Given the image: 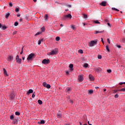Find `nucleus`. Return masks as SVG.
I'll list each match as a JSON object with an SVG mask.
<instances>
[{
  "mask_svg": "<svg viewBox=\"0 0 125 125\" xmlns=\"http://www.w3.org/2000/svg\"><path fill=\"white\" fill-rule=\"evenodd\" d=\"M6 28H7V27H6L5 26H2V30H5V29H6Z\"/></svg>",
  "mask_w": 125,
  "mask_h": 125,
  "instance_id": "4c0bfd02",
  "label": "nucleus"
},
{
  "mask_svg": "<svg viewBox=\"0 0 125 125\" xmlns=\"http://www.w3.org/2000/svg\"><path fill=\"white\" fill-rule=\"evenodd\" d=\"M98 59H101V58H102V56L99 55L98 56Z\"/></svg>",
  "mask_w": 125,
  "mask_h": 125,
  "instance_id": "58836bf2",
  "label": "nucleus"
},
{
  "mask_svg": "<svg viewBox=\"0 0 125 125\" xmlns=\"http://www.w3.org/2000/svg\"><path fill=\"white\" fill-rule=\"evenodd\" d=\"M17 17H20V16H21V14H18L17 15Z\"/></svg>",
  "mask_w": 125,
  "mask_h": 125,
  "instance_id": "13d9d810",
  "label": "nucleus"
},
{
  "mask_svg": "<svg viewBox=\"0 0 125 125\" xmlns=\"http://www.w3.org/2000/svg\"><path fill=\"white\" fill-rule=\"evenodd\" d=\"M66 75H69V72L68 71L66 72Z\"/></svg>",
  "mask_w": 125,
  "mask_h": 125,
  "instance_id": "680f3d73",
  "label": "nucleus"
},
{
  "mask_svg": "<svg viewBox=\"0 0 125 125\" xmlns=\"http://www.w3.org/2000/svg\"><path fill=\"white\" fill-rule=\"evenodd\" d=\"M13 60V57L12 56H9L8 58V61H9L10 62L12 61Z\"/></svg>",
  "mask_w": 125,
  "mask_h": 125,
  "instance_id": "f8f14e48",
  "label": "nucleus"
},
{
  "mask_svg": "<svg viewBox=\"0 0 125 125\" xmlns=\"http://www.w3.org/2000/svg\"><path fill=\"white\" fill-rule=\"evenodd\" d=\"M9 6H10L11 7H12V2L10 3L9 4Z\"/></svg>",
  "mask_w": 125,
  "mask_h": 125,
  "instance_id": "5fc2aeb1",
  "label": "nucleus"
},
{
  "mask_svg": "<svg viewBox=\"0 0 125 125\" xmlns=\"http://www.w3.org/2000/svg\"><path fill=\"white\" fill-rule=\"evenodd\" d=\"M105 21L106 22H109V20H105Z\"/></svg>",
  "mask_w": 125,
  "mask_h": 125,
  "instance_id": "e2e57ef3",
  "label": "nucleus"
},
{
  "mask_svg": "<svg viewBox=\"0 0 125 125\" xmlns=\"http://www.w3.org/2000/svg\"><path fill=\"white\" fill-rule=\"evenodd\" d=\"M15 115H16V116H20V112H19L18 111H16L15 112Z\"/></svg>",
  "mask_w": 125,
  "mask_h": 125,
  "instance_id": "393cba45",
  "label": "nucleus"
},
{
  "mask_svg": "<svg viewBox=\"0 0 125 125\" xmlns=\"http://www.w3.org/2000/svg\"><path fill=\"white\" fill-rule=\"evenodd\" d=\"M32 98H35V92H34L32 95Z\"/></svg>",
  "mask_w": 125,
  "mask_h": 125,
  "instance_id": "de8ad7c7",
  "label": "nucleus"
},
{
  "mask_svg": "<svg viewBox=\"0 0 125 125\" xmlns=\"http://www.w3.org/2000/svg\"><path fill=\"white\" fill-rule=\"evenodd\" d=\"M34 2H37V0H33Z\"/></svg>",
  "mask_w": 125,
  "mask_h": 125,
  "instance_id": "774afa93",
  "label": "nucleus"
},
{
  "mask_svg": "<svg viewBox=\"0 0 125 125\" xmlns=\"http://www.w3.org/2000/svg\"><path fill=\"white\" fill-rule=\"evenodd\" d=\"M122 41H123V42L124 43H125V38L123 39L122 40Z\"/></svg>",
  "mask_w": 125,
  "mask_h": 125,
  "instance_id": "4d7b16f0",
  "label": "nucleus"
},
{
  "mask_svg": "<svg viewBox=\"0 0 125 125\" xmlns=\"http://www.w3.org/2000/svg\"><path fill=\"white\" fill-rule=\"evenodd\" d=\"M83 67H84L85 68H87V67H88V64L84 63L83 65Z\"/></svg>",
  "mask_w": 125,
  "mask_h": 125,
  "instance_id": "2f4dec72",
  "label": "nucleus"
},
{
  "mask_svg": "<svg viewBox=\"0 0 125 125\" xmlns=\"http://www.w3.org/2000/svg\"><path fill=\"white\" fill-rule=\"evenodd\" d=\"M107 25L109 26V27H111V24H110V23H107Z\"/></svg>",
  "mask_w": 125,
  "mask_h": 125,
  "instance_id": "052dcab7",
  "label": "nucleus"
},
{
  "mask_svg": "<svg viewBox=\"0 0 125 125\" xmlns=\"http://www.w3.org/2000/svg\"><path fill=\"white\" fill-rule=\"evenodd\" d=\"M98 33H100V34H101V33H103V31H97L95 32V34L96 35V34H98Z\"/></svg>",
  "mask_w": 125,
  "mask_h": 125,
  "instance_id": "72a5a7b5",
  "label": "nucleus"
},
{
  "mask_svg": "<svg viewBox=\"0 0 125 125\" xmlns=\"http://www.w3.org/2000/svg\"><path fill=\"white\" fill-rule=\"evenodd\" d=\"M16 62L18 63V64H21V62H22V59H19L16 60Z\"/></svg>",
  "mask_w": 125,
  "mask_h": 125,
  "instance_id": "4468645a",
  "label": "nucleus"
},
{
  "mask_svg": "<svg viewBox=\"0 0 125 125\" xmlns=\"http://www.w3.org/2000/svg\"><path fill=\"white\" fill-rule=\"evenodd\" d=\"M119 84H120V85L124 84V83L121 82L119 83Z\"/></svg>",
  "mask_w": 125,
  "mask_h": 125,
  "instance_id": "bf43d9fd",
  "label": "nucleus"
},
{
  "mask_svg": "<svg viewBox=\"0 0 125 125\" xmlns=\"http://www.w3.org/2000/svg\"><path fill=\"white\" fill-rule=\"evenodd\" d=\"M38 124H40V125H44V120H41V122H39Z\"/></svg>",
  "mask_w": 125,
  "mask_h": 125,
  "instance_id": "6ab92c4d",
  "label": "nucleus"
},
{
  "mask_svg": "<svg viewBox=\"0 0 125 125\" xmlns=\"http://www.w3.org/2000/svg\"><path fill=\"white\" fill-rule=\"evenodd\" d=\"M50 63V61L49 59H44L42 61V64H44V65H47V64H49Z\"/></svg>",
  "mask_w": 125,
  "mask_h": 125,
  "instance_id": "7ed1b4c3",
  "label": "nucleus"
},
{
  "mask_svg": "<svg viewBox=\"0 0 125 125\" xmlns=\"http://www.w3.org/2000/svg\"><path fill=\"white\" fill-rule=\"evenodd\" d=\"M100 5H102V6H106L107 5V2L103 1L100 3Z\"/></svg>",
  "mask_w": 125,
  "mask_h": 125,
  "instance_id": "0eeeda50",
  "label": "nucleus"
},
{
  "mask_svg": "<svg viewBox=\"0 0 125 125\" xmlns=\"http://www.w3.org/2000/svg\"><path fill=\"white\" fill-rule=\"evenodd\" d=\"M57 51H58V50L57 48H55L49 53V55H55L56 54H57Z\"/></svg>",
  "mask_w": 125,
  "mask_h": 125,
  "instance_id": "f03ea898",
  "label": "nucleus"
},
{
  "mask_svg": "<svg viewBox=\"0 0 125 125\" xmlns=\"http://www.w3.org/2000/svg\"><path fill=\"white\" fill-rule=\"evenodd\" d=\"M105 48L108 52H110V49H109V46L108 45L106 46Z\"/></svg>",
  "mask_w": 125,
  "mask_h": 125,
  "instance_id": "a878e982",
  "label": "nucleus"
},
{
  "mask_svg": "<svg viewBox=\"0 0 125 125\" xmlns=\"http://www.w3.org/2000/svg\"><path fill=\"white\" fill-rule=\"evenodd\" d=\"M19 21H20V22L22 21V19H20L19 20Z\"/></svg>",
  "mask_w": 125,
  "mask_h": 125,
  "instance_id": "69168bd1",
  "label": "nucleus"
},
{
  "mask_svg": "<svg viewBox=\"0 0 125 125\" xmlns=\"http://www.w3.org/2000/svg\"><path fill=\"white\" fill-rule=\"evenodd\" d=\"M17 123H18V121H17V120H15L14 121V124H17Z\"/></svg>",
  "mask_w": 125,
  "mask_h": 125,
  "instance_id": "49530a36",
  "label": "nucleus"
},
{
  "mask_svg": "<svg viewBox=\"0 0 125 125\" xmlns=\"http://www.w3.org/2000/svg\"><path fill=\"white\" fill-rule=\"evenodd\" d=\"M69 68H70V71H73V67H74V65L73 64H69Z\"/></svg>",
  "mask_w": 125,
  "mask_h": 125,
  "instance_id": "f3484780",
  "label": "nucleus"
},
{
  "mask_svg": "<svg viewBox=\"0 0 125 125\" xmlns=\"http://www.w3.org/2000/svg\"><path fill=\"white\" fill-rule=\"evenodd\" d=\"M95 70L96 72H97L98 73H100V72H101V69L99 67H96Z\"/></svg>",
  "mask_w": 125,
  "mask_h": 125,
  "instance_id": "1a4fd4ad",
  "label": "nucleus"
},
{
  "mask_svg": "<svg viewBox=\"0 0 125 125\" xmlns=\"http://www.w3.org/2000/svg\"><path fill=\"white\" fill-rule=\"evenodd\" d=\"M15 11H16V12H19V8H16Z\"/></svg>",
  "mask_w": 125,
  "mask_h": 125,
  "instance_id": "e433bc0d",
  "label": "nucleus"
},
{
  "mask_svg": "<svg viewBox=\"0 0 125 125\" xmlns=\"http://www.w3.org/2000/svg\"><path fill=\"white\" fill-rule=\"evenodd\" d=\"M41 31H42V32H44V31H45V28H44V26H43L41 28Z\"/></svg>",
  "mask_w": 125,
  "mask_h": 125,
  "instance_id": "c756f323",
  "label": "nucleus"
},
{
  "mask_svg": "<svg viewBox=\"0 0 125 125\" xmlns=\"http://www.w3.org/2000/svg\"><path fill=\"white\" fill-rule=\"evenodd\" d=\"M93 93V90L90 89L88 90V94H92Z\"/></svg>",
  "mask_w": 125,
  "mask_h": 125,
  "instance_id": "a211bd4d",
  "label": "nucleus"
},
{
  "mask_svg": "<svg viewBox=\"0 0 125 125\" xmlns=\"http://www.w3.org/2000/svg\"><path fill=\"white\" fill-rule=\"evenodd\" d=\"M10 120H14V116L13 115H11L10 116Z\"/></svg>",
  "mask_w": 125,
  "mask_h": 125,
  "instance_id": "5701e85b",
  "label": "nucleus"
},
{
  "mask_svg": "<svg viewBox=\"0 0 125 125\" xmlns=\"http://www.w3.org/2000/svg\"><path fill=\"white\" fill-rule=\"evenodd\" d=\"M117 47L118 48H121V45H117Z\"/></svg>",
  "mask_w": 125,
  "mask_h": 125,
  "instance_id": "6e6d98bb",
  "label": "nucleus"
},
{
  "mask_svg": "<svg viewBox=\"0 0 125 125\" xmlns=\"http://www.w3.org/2000/svg\"><path fill=\"white\" fill-rule=\"evenodd\" d=\"M79 82H83V75H80L78 77Z\"/></svg>",
  "mask_w": 125,
  "mask_h": 125,
  "instance_id": "423d86ee",
  "label": "nucleus"
},
{
  "mask_svg": "<svg viewBox=\"0 0 125 125\" xmlns=\"http://www.w3.org/2000/svg\"><path fill=\"white\" fill-rule=\"evenodd\" d=\"M38 102L40 104V105H42V100H39L38 101Z\"/></svg>",
  "mask_w": 125,
  "mask_h": 125,
  "instance_id": "4be33fe9",
  "label": "nucleus"
},
{
  "mask_svg": "<svg viewBox=\"0 0 125 125\" xmlns=\"http://www.w3.org/2000/svg\"><path fill=\"white\" fill-rule=\"evenodd\" d=\"M78 52H79V53H81V54H83V51L82 49L79 50Z\"/></svg>",
  "mask_w": 125,
  "mask_h": 125,
  "instance_id": "7c9ffc66",
  "label": "nucleus"
},
{
  "mask_svg": "<svg viewBox=\"0 0 125 125\" xmlns=\"http://www.w3.org/2000/svg\"><path fill=\"white\" fill-rule=\"evenodd\" d=\"M45 87H46V88H50V87H51L50 84H47Z\"/></svg>",
  "mask_w": 125,
  "mask_h": 125,
  "instance_id": "cd10ccee",
  "label": "nucleus"
},
{
  "mask_svg": "<svg viewBox=\"0 0 125 125\" xmlns=\"http://www.w3.org/2000/svg\"><path fill=\"white\" fill-rule=\"evenodd\" d=\"M57 116L58 118H61L62 117V114L60 113V111H59L58 113L57 114Z\"/></svg>",
  "mask_w": 125,
  "mask_h": 125,
  "instance_id": "2eb2a0df",
  "label": "nucleus"
},
{
  "mask_svg": "<svg viewBox=\"0 0 125 125\" xmlns=\"http://www.w3.org/2000/svg\"><path fill=\"white\" fill-rule=\"evenodd\" d=\"M43 39H41L38 41V44L40 45L41 44V43H42V42H43Z\"/></svg>",
  "mask_w": 125,
  "mask_h": 125,
  "instance_id": "412c9836",
  "label": "nucleus"
},
{
  "mask_svg": "<svg viewBox=\"0 0 125 125\" xmlns=\"http://www.w3.org/2000/svg\"><path fill=\"white\" fill-rule=\"evenodd\" d=\"M83 17H84V18H86L87 17V15H86L85 14H83Z\"/></svg>",
  "mask_w": 125,
  "mask_h": 125,
  "instance_id": "603ef678",
  "label": "nucleus"
},
{
  "mask_svg": "<svg viewBox=\"0 0 125 125\" xmlns=\"http://www.w3.org/2000/svg\"><path fill=\"white\" fill-rule=\"evenodd\" d=\"M47 84V83H46V82H43V83H42V85H43V86H44V87H46Z\"/></svg>",
  "mask_w": 125,
  "mask_h": 125,
  "instance_id": "c85d7f7f",
  "label": "nucleus"
},
{
  "mask_svg": "<svg viewBox=\"0 0 125 125\" xmlns=\"http://www.w3.org/2000/svg\"><path fill=\"white\" fill-rule=\"evenodd\" d=\"M98 88H99V87H95L96 89H98Z\"/></svg>",
  "mask_w": 125,
  "mask_h": 125,
  "instance_id": "0e129e2a",
  "label": "nucleus"
},
{
  "mask_svg": "<svg viewBox=\"0 0 125 125\" xmlns=\"http://www.w3.org/2000/svg\"><path fill=\"white\" fill-rule=\"evenodd\" d=\"M22 60H25V57H22Z\"/></svg>",
  "mask_w": 125,
  "mask_h": 125,
  "instance_id": "338daca9",
  "label": "nucleus"
},
{
  "mask_svg": "<svg viewBox=\"0 0 125 125\" xmlns=\"http://www.w3.org/2000/svg\"><path fill=\"white\" fill-rule=\"evenodd\" d=\"M20 58H19V55H17V56H16V61H17V60H18V59H19Z\"/></svg>",
  "mask_w": 125,
  "mask_h": 125,
  "instance_id": "c03bdc74",
  "label": "nucleus"
},
{
  "mask_svg": "<svg viewBox=\"0 0 125 125\" xmlns=\"http://www.w3.org/2000/svg\"><path fill=\"white\" fill-rule=\"evenodd\" d=\"M107 42L108 43H110V39L109 38H108L107 39Z\"/></svg>",
  "mask_w": 125,
  "mask_h": 125,
  "instance_id": "09e8293b",
  "label": "nucleus"
},
{
  "mask_svg": "<svg viewBox=\"0 0 125 125\" xmlns=\"http://www.w3.org/2000/svg\"><path fill=\"white\" fill-rule=\"evenodd\" d=\"M112 10H115V11H120V10L116 8H112Z\"/></svg>",
  "mask_w": 125,
  "mask_h": 125,
  "instance_id": "bb28decb",
  "label": "nucleus"
},
{
  "mask_svg": "<svg viewBox=\"0 0 125 125\" xmlns=\"http://www.w3.org/2000/svg\"><path fill=\"white\" fill-rule=\"evenodd\" d=\"M41 32H38L35 34V36H39V35H41Z\"/></svg>",
  "mask_w": 125,
  "mask_h": 125,
  "instance_id": "a19ab883",
  "label": "nucleus"
},
{
  "mask_svg": "<svg viewBox=\"0 0 125 125\" xmlns=\"http://www.w3.org/2000/svg\"><path fill=\"white\" fill-rule=\"evenodd\" d=\"M9 15H10V14L8 12L7 14H6L5 18H8V17H9Z\"/></svg>",
  "mask_w": 125,
  "mask_h": 125,
  "instance_id": "aec40b11",
  "label": "nucleus"
},
{
  "mask_svg": "<svg viewBox=\"0 0 125 125\" xmlns=\"http://www.w3.org/2000/svg\"><path fill=\"white\" fill-rule=\"evenodd\" d=\"M34 92V91L33 90V89H30L28 90V91L27 92V94L29 95L31 93H33V92Z\"/></svg>",
  "mask_w": 125,
  "mask_h": 125,
  "instance_id": "ddd939ff",
  "label": "nucleus"
},
{
  "mask_svg": "<svg viewBox=\"0 0 125 125\" xmlns=\"http://www.w3.org/2000/svg\"><path fill=\"white\" fill-rule=\"evenodd\" d=\"M107 73H111L112 72V70L111 69H107Z\"/></svg>",
  "mask_w": 125,
  "mask_h": 125,
  "instance_id": "a18cd8bd",
  "label": "nucleus"
},
{
  "mask_svg": "<svg viewBox=\"0 0 125 125\" xmlns=\"http://www.w3.org/2000/svg\"><path fill=\"white\" fill-rule=\"evenodd\" d=\"M119 98V95L118 94H116L115 95V98Z\"/></svg>",
  "mask_w": 125,
  "mask_h": 125,
  "instance_id": "37998d69",
  "label": "nucleus"
},
{
  "mask_svg": "<svg viewBox=\"0 0 125 125\" xmlns=\"http://www.w3.org/2000/svg\"><path fill=\"white\" fill-rule=\"evenodd\" d=\"M71 88L70 87H67L66 88L65 91L66 92H71Z\"/></svg>",
  "mask_w": 125,
  "mask_h": 125,
  "instance_id": "dca6fc26",
  "label": "nucleus"
},
{
  "mask_svg": "<svg viewBox=\"0 0 125 125\" xmlns=\"http://www.w3.org/2000/svg\"><path fill=\"white\" fill-rule=\"evenodd\" d=\"M35 56V54L34 53H31L30 55H28L27 60L28 61L30 60H32L33 59V57Z\"/></svg>",
  "mask_w": 125,
  "mask_h": 125,
  "instance_id": "20e7f679",
  "label": "nucleus"
},
{
  "mask_svg": "<svg viewBox=\"0 0 125 125\" xmlns=\"http://www.w3.org/2000/svg\"><path fill=\"white\" fill-rule=\"evenodd\" d=\"M3 74L4 75V76L5 77H8V74H7V72L6 71V69H5V68H3Z\"/></svg>",
  "mask_w": 125,
  "mask_h": 125,
  "instance_id": "6e6552de",
  "label": "nucleus"
},
{
  "mask_svg": "<svg viewBox=\"0 0 125 125\" xmlns=\"http://www.w3.org/2000/svg\"><path fill=\"white\" fill-rule=\"evenodd\" d=\"M11 99H14V97H15V95L14 94V93L12 92L11 93L10 95Z\"/></svg>",
  "mask_w": 125,
  "mask_h": 125,
  "instance_id": "9d476101",
  "label": "nucleus"
},
{
  "mask_svg": "<svg viewBox=\"0 0 125 125\" xmlns=\"http://www.w3.org/2000/svg\"><path fill=\"white\" fill-rule=\"evenodd\" d=\"M68 18H72V15H71L70 14L67 15H65L63 16L62 19L63 20H66V19H68Z\"/></svg>",
  "mask_w": 125,
  "mask_h": 125,
  "instance_id": "39448f33",
  "label": "nucleus"
},
{
  "mask_svg": "<svg viewBox=\"0 0 125 125\" xmlns=\"http://www.w3.org/2000/svg\"><path fill=\"white\" fill-rule=\"evenodd\" d=\"M17 34V31H15L13 33V35H16Z\"/></svg>",
  "mask_w": 125,
  "mask_h": 125,
  "instance_id": "3c124183",
  "label": "nucleus"
},
{
  "mask_svg": "<svg viewBox=\"0 0 125 125\" xmlns=\"http://www.w3.org/2000/svg\"><path fill=\"white\" fill-rule=\"evenodd\" d=\"M44 18H45V20H46L47 19V18H48V15H45L44 16Z\"/></svg>",
  "mask_w": 125,
  "mask_h": 125,
  "instance_id": "c9c22d12",
  "label": "nucleus"
},
{
  "mask_svg": "<svg viewBox=\"0 0 125 125\" xmlns=\"http://www.w3.org/2000/svg\"><path fill=\"white\" fill-rule=\"evenodd\" d=\"M18 22H17V21H16V22H15V23H14V25H15V26H18Z\"/></svg>",
  "mask_w": 125,
  "mask_h": 125,
  "instance_id": "79ce46f5",
  "label": "nucleus"
},
{
  "mask_svg": "<svg viewBox=\"0 0 125 125\" xmlns=\"http://www.w3.org/2000/svg\"><path fill=\"white\" fill-rule=\"evenodd\" d=\"M89 78L90 79V80L91 81H94V77H93V76H92V75L90 74L89 75Z\"/></svg>",
  "mask_w": 125,
  "mask_h": 125,
  "instance_id": "9b49d317",
  "label": "nucleus"
},
{
  "mask_svg": "<svg viewBox=\"0 0 125 125\" xmlns=\"http://www.w3.org/2000/svg\"><path fill=\"white\" fill-rule=\"evenodd\" d=\"M118 91L125 92V88H122L121 89H119Z\"/></svg>",
  "mask_w": 125,
  "mask_h": 125,
  "instance_id": "473e14b6",
  "label": "nucleus"
},
{
  "mask_svg": "<svg viewBox=\"0 0 125 125\" xmlns=\"http://www.w3.org/2000/svg\"><path fill=\"white\" fill-rule=\"evenodd\" d=\"M23 47L22 48L21 51V52L20 53V54H21V55L23 54Z\"/></svg>",
  "mask_w": 125,
  "mask_h": 125,
  "instance_id": "8fccbe9b",
  "label": "nucleus"
},
{
  "mask_svg": "<svg viewBox=\"0 0 125 125\" xmlns=\"http://www.w3.org/2000/svg\"><path fill=\"white\" fill-rule=\"evenodd\" d=\"M96 44H97V40L92 41L89 43V45L91 47L94 46V45H96Z\"/></svg>",
  "mask_w": 125,
  "mask_h": 125,
  "instance_id": "f257e3e1",
  "label": "nucleus"
},
{
  "mask_svg": "<svg viewBox=\"0 0 125 125\" xmlns=\"http://www.w3.org/2000/svg\"><path fill=\"white\" fill-rule=\"evenodd\" d=\"M71 29H72V30H75V25H71Z\"/></svg>",
  "mask_w": 125,
  "mask_h": 125,
  "instance_id": "f704fd0d",
  "label": "nucleus"
},
{
  "mask_svg": "<svg viewBox=\"0 0 125 125\" xmlns=\"http://www.w3.org/2000/svg\"><path fill=\"white\" fill-rule=\"evenodd\" d=\"M101 42H103V44H104V41H103V38H101Z\"/></svg>",
  "mask_w": 125,
  "mask_h": 125,
  "instance_id": "864d4df0",
  "label": "nucleus"
},
{
  "mask_svg": "<svg viewBox=\"0 0 125 125\" xmlns=\"http://www.w3.org/2000/svg\"><path fill=\"white\" fill-rule=\"evenodd\" d=\"M56 42H59V41H60V37H57L56 38Z\"/></svg>",
  "mask_w": 125,
  "mask_h": 125,
  "instance_id": "b1692460",
  "label": "nucleus"
},
{
  "mask_svg": "<svg viewBox=\"0 0 125 125\" xmlns=\"http://www.w3.org/2000/svg\"><path fill=\"white\" fill-rule=\"evenodd\" d=\"M94 23H95L96 24H100V22H99L98 21H94Z\"/></svg>",
  "mask_w": 125,
  "mask_h": 125,
  "instance_id": "ea45409f",
  "label": "nucleus"
}]
</instances>
